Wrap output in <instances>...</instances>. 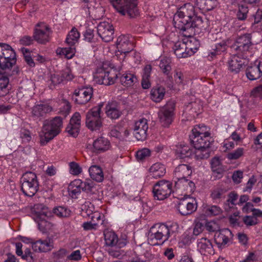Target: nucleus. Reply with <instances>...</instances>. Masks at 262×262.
Here are the masks:
<instances>
[{
    "label": "nucleus",
    "mask_w": 262,
    "mask_h": 262,
    "mask_svg": "<svg viewBox=\"0 0 262 262\" xmlns=\"http://www.w3.org/2000/svg\"><path fill=\"white\" fill-rule=\"evenodd\" d=\"M84 40L88 42H94V30L91 29H87L84 33Z\"/></svg>",
    "instance_id": "64"
},
{
    "label": "nucleus",
    "mask_w": 262,
    "mask_h": 262,
    "mask_svg": "<svg viewBox=\"0 0 262 262\" xmlns=\"http://www.w3.org/2000/svg\"><path fill=\"white\" fill-rule=\"evenodd\" d=\"M248 12L247 6L241 5L238 7V10L237 13V17L239 20H243L246 19Z\"/></svg>",
    "instance_id": "57"
},
{
    "label": "nucleus",
    "mask_w": 262,
    "mask_h": 262,
    "mask_svg": "<svg viewBox=\"0 0 262 262\" xmlns=\"http://www.w3.org/2000/svg\"><path fill=\"white\" fill-rule=\"evenodd\" d=\"M91 178L97 182H101L103 180L104 175L101 167L98 165H92L89 169Z\"/></svg>",
    "instance_id": "38"
},
{
    "label": "nucleus",
    "mask_w": 262,
    "mask_h": 262,
    "mask_svg": "<svg viewBox=\"0 0 262 262\" xmlns=\"http://www.w3.org/2000/svg\"><path fill=\"white\" fill-rule=\"evenodd\" d=\"M205 213L207 216H214L221 212V209L215 205L208 206L204 208Z\"/></svg>",
    "instance_id": "55"
},
{
    "label": "nucleus",
    "mask_w": 262,
    "mask_h": 262,
    "mask_svg": "<svg viewBox=\"0 0 262 262\" xmlns=\"http://www.w3.org/2000/svg\"><path fill=\"white\" fill-rule=\"evenodd\" d=\"M232 236L231 231L228 229H224L215 232L214 236V242L219 248L223 249L230 242Z\"/></svg>",
    "instance_id": "21"
},
{
    "label": "nucleus",
    "mask_w": 262,
    "mask_h": 262,
    "mask_svg": "<svg viewBox=\"0 0 262 262\" xmlns=\"http://www.w3.org/2000/svg\"><path fill=\"white\" fill-rule=\"evenodd\" d=\"M147 121L143 118L137 121L134 124V135L139 141H143L147 137V130L148 129Z\"/></svg>",
    "instance_id": "19"
},
{
    "label": "nucleus",
    "mask_w": 262,
    "mask_h": 262,
    "mask_svg": "<svg viewBox=\"0 0 262 262\" xmlns=\"http://www.w3.org/2000/svg\"><path fill=\"white\" fill-rule=\"evenodd\" d=\"M56 52L58 54L64 55L67 59H71L75 55V49L72 47L60 48L57 50Z\"/></svg>",
    "instance_id": "53"
},
{
    "label": "nucleus",
    "mask_w": 262,
    "mask_h": 262,
    "mask_svg": "<svg viewBox=\"0 0 262 262\" xmlns=\"http://www.w3.org/2000/svg\"><path fill=\"white\" fill-rule=\"evenodd\" d=\"M195 5L200 10L203 11L212 10L216 5V0H196Z\"/></svg>",
    "instance_id": "36"
},
{
    "label": "nucleus",
    "mask_w": 262,
    "mask_h": 262,
    "mask_svg": "<svg viewBox=\"0 0 262 262\" xmlns=\"http://www.w3.org/2000/svg\"><path fill=\"white\" fill-rule=\"evenodd\" d=\"M51 217H42L34 220L37 223L39 230L42 233H46L52 229L53 224L50 221Z\"/></svg>",
    "instance_id": "40"
},
{
    "label": "nucleus",
    "mask_w": 262,
    "mask_h": 262,
    "mask_svg": "<svg viewBox=\"0 0 262 262\" xmlns=\"http://www.w3.org/2000/svg\"><path fill=\"white\" fill-rule=\"evenodd\" d=\"M60 75L63 83L72 80L75 77L72 70L69 67H66L62 70L60 72Z\"/></svg>",
    "instance_id": "51"
},
{
    "label": "nucleus",
    "mask_w": 262,
    "mask_h": 262,
    "mask_svg": "<svg viewBox=\"0 0 262 262\" xmlns=\"http://www.w3.org/2000/svg\"><path fill=\"white\" fill-rule=\"evenodd\" d=\"M120 81L124 86L128 87L136 83L137 81V78L134 74L127 73L123 74L120 77Z\"/></svg>",
    "instance_id": "43"
},
{
    "label": "nucleus",
    "mask_w": 262,
    "mask_h": 262,
    "mask_svg": "<svg viewBox=\"0 0 262 262\" xmlns=\"http://www.w3.org/2000/svg\"><path fill=\"white\" fill-rule=\"evenodd\" d=\"M198 248L202 254L207 255L214 253L212 243L207 238H201L198 241Z\"/></svg>",
    "instance_id": "32"
},
{
    "label": "nucleus",
    "mask_w": 262,
    "mask_h": 262,
    "mask_svg": "<svg viewBox=\"0 0 262 262\" xmlns=\"http://www.w3.org/2000/svg\"><path fill=\"white\" fill-rule=\"evenodd\" d=\"M113 6L122 15L127 14L134 17L139 14L137 9L138 0H109Z\"/></svg>",
    "instance_id": "4"
},
{
    "label": "nucleus",
    "mask_w": 262,
    "mask_h": 262,
    "mask_svg": "<svg viewBox=\"0 0 262 262\" xmlns=\"http://www.w3.org/2000/svg\"><path fill=\"white\" fill-rule=\"evenodd\" d=\"M174 182V187L177 190H179L181 192L186 191L191 193L195 189V186L194 182L188 179L187 178L181 179H173Z\"/></svg>",
    "instance_id": "23"
},
{
    "label": "nucleus",
    "mask_w": 262,
    "mask_h": 262,
    "mask_svg": "<svg viewBox=\"0 0 262 262\" xmlns=\"http://www.w3.org/2000/svg\"><path fill=\"white\" fill-rule=\"evenodd\" d=\"M210 147H204L201 149H195L194 153L195 158L197 160L207 159L210 157L211 150Z\"/></svg>",
    "instance_id": "49"
},
{
    "label": "nucleus",
    "mask_w": 262,
    "mask_h": 262,
    "mask_svg": "<svg viewBox=\"0 0 262 262\" xmlns=\"http://www.w3.org/2000/svg\"><path fill=\"white\" fill-rule=\"evenodd\" d=\"M174 154L177 159H183L191 157L194 154L193 150L185 144H179L176 145Z\"/></svg>",
    "instance_id": "31"
},
{
    "label": "nucleus",
    "mask_w": 262,
    "mask_h": 262,
    "mask_svg": "<svg viewBox=\"0 0 262 262\" xmlns=\"http://www.w3.org/2000/svg\"><path fill=\"white\" fill-rule=\"evenodd\" d=\"M103 106V103H100L86 113V125L92 130H98L102 126V119L100 116V113Z\"/></svg>",
    "instance_id": "10"
},
{
    "label": "nucleus",
    "mask_w": 262,
    "mask_h": 262,
    "mask_svg": "<svg viewBox=\"0 0 262 262\" xmlns=\"http://www.w3.org/2000/svg\"><path fill=\"white\" fill-rule=\"evenodd\" d=\"M105 244L108 246H115L117 242V235L112 231H107L104 233Z\"/></svg>",
    "instance_id": "48"
},
{
    "label": "nucleus",
    "mask_w": 262,
    "mask_h": 262,
    "mask_svg": "<svg viewBox=\"0 0 262 262\" xmlns=\"http://www.w3.org/2000/svg\"><path fill=\"white\" fill-rule=\"evenodd\" d=\"M150 155V151L148 148H143L137 151L136 157L138 161H143Z\"/></svg>",
    "instance_id": "56"
},
{
    "label": "nucleus",
    "mask_w": 262,
    "mask_h": 262,
    "mask_svg": "<svg viewBox=\"0 0 262 262\" xmlns=\"http://www.w3.org/2000/svg\"><path fill=\"white\" fill-rule=\"evenodd\" d=\"M113 6L122 15L127 14L134 17L139 14L137 9L138 0H109Z\"/></svg>",
    "instance_id": "5"
},
{
    "label": "nucleus",
    "mask_w": 262,
    "mask_h": 262,
    "mask_svg": "<svg viewBox=\"0 0 262 262\" xmlns=\"http://www.w3.org/2000/svg\"><path fill=\"white\" fill-rule=\"evenodd\" d=\"M197 208V204L195 200L190 199H183L180 200L177 209L179 213L182 215L191 214Z\"/></svg>",
    "instance_id": "17"
},
{
    "label": "nucleus",
    "mask_w": 262,
    "mask_h": 262,
    "mask_svg": "<svg viewBox=\"0 0 262 262\" xmlns=\"http://www.w3.org/2000/svg\"><path fill=\"white\" fill-rule=\"evenodd\" d=\"M81 180L76 179L72 181L69 186L68 192L73 198H76L82 191Z\"/></svg>",
    "instance_id": "37"
},
{
    "label": "nucleus",
    "mask_w": 262,
    "mask_h": 262,
    "mask_svg": "<svg viewBox=\"0 0 262 262\" xmlns=\"http://www.w3.org/2000/svg\"><path fill=\"white\" fill-rule=\"evenodd\" d=\"M165 93L166 90L164 86L157 85L151 89L150 98L154 102L159 103L164 99Z\"/></svg>",
    "instance_id": "33"
},
{
    "label": "nucleus",
    "mask_w": 262,
    "mask_h": 262,
    "mask_svg": "<svg viewBox=\"0 0 262 262\" xmlns=\"http://www.w3.org/2000/svg\"><path fill=\"white\" fill-rule=\"evenodd\" d=\"M21 50L24 55V59L27 63V64L30 67H35V62L33 59H32V57L30 56L29 50L24 48H22Z\"/></svg>",
    "instance_id": "59"
},
{
    "label": "nucleus",
    "mask_w": 262,
    "mask_h": 262,
    "mask_svg": "<svg viewBox=\"0 0 262 262\" xmlns=\"http://www.w3.org/2000/svg\"><path fill=\"white\" fill-rule=\"evenodd\" d=\"M81 185L82 191L88 194H93L97 191L96 184L91 180L86 179L85 181L81 180Z\"/></svg>",
    "instance_id": "42"
},
{
    "label": "nucleus",
    "mask_w": 262,
    "mask_h": 262,
    "mask_svg": "<svg viewBox=\"0 0 262 262\" xmlns=\"http://www.w3.org/2000/svg\"><path fill=\"white\" fill-rule=\"evenodd\" d=\"M173 49L178 58H187L193 55L195 51L191 47L187 46L185 42L177 41L175 43Z\"/></svg>",
    "instance_id": "20"
},
{
    "label": "nucleus",
    "mask_w": 262,
    "mask_h": 262,
    "mask_svg": "<svg viewBox=\"0 0 262 262\" xmlns=\"http://www.w3.org/2000/svg\"><path fill=\"white\" fill-rule=\"evenodd\" d=\"M20 182L21 190L25 195L33 196L38 191L39 184L35 173L26 172L23 175Z\"/></svg>",
    "instance_id": "6"
},
{
    "label": "nucleus",
    "mask_w": 262,
    "mask_h": 262,
    "mask_svg": "<svg viewBox=\"0 0 262 262\" xmlns=\"http://www.w3.org/2000/svg\"><path fill=\"white\" fill-rule=\"evenodd\" d=\"M209 26L208 20L206 18L204 19L201 16L195 15L191 21L185 24V27L182 30L184 36H189L192 33L200 34L205 31Z\"/></svg>",
    "instance_id": "9"
},
{
    "label": "nucleus",
    "mask_w": 262,
    "mask_h": 262,
    "mask_svg": "<svg viewBox=\"0 0 262 262\" xmlns=\"http://www.w3.org/2000/svg\"><path fill=\"white\" fill-rule=\"evenodd\" d=\"M105 109L107 117L112 120L118 119L122 115L120 104L116 101L108 102Z\"/></svg>",
    "instance_id": "25"
},
{
    "label": "nucleus",
    "mask_w": 262,
    "mask_h": 262,
    "mask_svg": "<svg viewBox=\"0 0 262 262\" xmlns=\"http://www.w3.org/2000/svg\"><path fill=\"white\" fill-rule=\"evenodd\" d=\"M53 110V107L48 103L37 104L32 107L31 114L34 118L41 120Z\"/></svg>",
    "instance_id": "18"
},
{
    "label": "nucleus",
    "mask_w": 262,
    "mask_h": 262,
    "mask_svg": "<svg viewBox=\"0 0 262 262\" xmlns=\"http://www.w3.org/2000/svg\"><path fill=\"white\" fill-rule=\"evenodd\" d=\"M93 147V152L99 154L108 150L111 147V143L107 138L100 137L94 141Z\"/></svg>",
    "instance_id": "29"
},
{
    "label": "nucleus",
    "mask_w": 262,
    "mask_h": 262,
    "mask_svg": "<svg viewBox=\"0 0 262 262\" xmlns=\"http://www.w3.org/2000/svg\"><path fill=\"white\" fill-rule=\"evenodd\" d=\"M117 48L119 52L126 54L133 50L134 46L129 40L128 35H122L117 38Z\"/></svg>",
    "instance_id": "27"
},
{
    "label": "nucleus",
    "mask_w": 262,
    "mask_h": 262,
    "mask_svg": "<svg viewBox=\"0 0 262 262\" xmlns=\"http://www.w3.org/2000/svg\"><path fill=\"white\" fill-rule=\"evenodd\" d=\"M149 177L158 179L164 176L166 173V168L164 165L160 163L153 164L149 168Z\"/></svg>",
    "instance_id": "35"
},
{
    "label": "nucleus",
    "mask_w": 262,
    "mask_h": 262,
    "mask_svg": "<svg viewBox=\"0 0 262 262\" xmlns=\"http://www.w3.org/2000/svg\"><path fill=\"white\" fill-rule=\"evenodd\" d=\"M195 15L194 6L190 3L184 4L174 15L173 20L175 28L182 31L185 24L189 23Z\"/></svg>",
    "instance_id": "3"
},
{
    "label": "nucleus",
    "mask_w": 262,
    "mask_h": 262,
    "mask_svg": "<svg viewBox=\"0 0 262 262\" xmlns=\"http://www.w3.org/2000/svg\"><path fill=\"white\" fill-rule=\"evenodd\" d=\"M205 228L209 232H215L219 229L217 224L213 221L207 222L204 220Z\"/></svg>",
    "instance_id": "63"
},
{
    "label": "nucleus",
    "mask_w": 262,
    "mask_h": 262,
    "mask_svg": "<svg viewBox=\"0 0 262 262\" xmlns=\"http://www.w3.org/2000/svg\"><path fill=\"white\" fill-rule=\"evenodd\" d=\"M48 82L49 88L51 90L54 89L57 85L63 83L60 74H51Z\"/></svg>",
    "instance_id": "47"
},
{
    "label": "nucleus",
    "mask_w": 262,
    "mask_h": 262,
    "mask_svg": "<svg viewBox=\"0 0 262 262\" xmlns=\"http://www.w3.org/2000/svg\"><path fill=\"white\" fill-rule=\"evenodd\" d=\"M97 33L104 42H110L114 38V27L108 22L103 21L99 23L97 27Z\"/></svg>",
    "instance_id": "15"
},
{
    "label": "nucleus",
    "mask_w": 262,
    "mask_h": 262,
    "mask_svg": "<svg viewBox=\"0 0 262 262\" xmlns=\"http://www.w3.org/2000/svg\"><path fill=\"white\" fill-rule=\"evenodd\" d=\"M52 212L59 217H68L70 216L71 211L67 207L58 206L54 208Z\"/></svg>",
    "instance_id": "46"
},
{
    "label": "nucleus",
    "mask_w": 262,
    "mask_h": 262,
    "mask_svg": "<svg viewBox=\"0 0 262 262\" xmlns=\"http://www.w3.org/2000/svg\"><path fill=\"white\" fill-rule=\"evenodd\" d=\"M241 58L238 55L233 57L228 62L229 70L235 74L238 73L242 68L244 63L239 58Z\"/></svg>",
    "instance_id": "39"
},
{
    "label": "nucleus",
    "mask_w": 262,
    "mask_h": 262,
    "mask_svg": "<svg viewBox=\"0 0 262 262\" xmlns=\"http://www.w3.org/2000/svg\"><path fill=\"white\" fill-rule=\"evenodd\" d=\"M179 229V225L177 223H172L169 226L164 224H158L151 228L150 236L151 238H155L159 242L157 244H162L170 237H175Z\"/></svg>",
    "instance_id": "2"
},
{
    "label": "nucleus",
    "mask_w": 262,
    "mask_h": 262,
    "mask_svg": "<svg viewBox=\"0 0 262 262\" xmlns=\"http://www.w3.org/2000/svg\"><path fill=\"white\" fill-rule=\"evenodd\" d=\"M0 70V97L6 96L9 92L8 84L9 83V78L2 73Z\"/></svg>",
    "instance_id": "41"
},
{
    "label": "nucleus",
    "mask_w": 262,
    "mask_h": 262,
    "mask_svg": "<svg viewBox=\"0 0 262 262\" xmlns=\"http://www.w3.org/2000/svg\"><path fill=\"white\" fill-rule=\"evenodd\" d=\"M80 33L75 28H73L68 33L66 41L69 45L73 46L78 41Z\"/></svg>",
    "instance_id": "44"
},
{
    "label": "nucleus",
    "mask_w": 262,
    "mask_h": 262,
    "mask_svg": "<svg viewBox=\"0 0 262 262\" xmlns=\"http://www.w3.org/2000/svg\"><path fill=\"white\" fill-rule=\"evenodd\" d=\"M192 173L191 167L187 164H180L174 171L173 179L188 178Z\"/></svg>",
    "instance_id": "34"
},
{
    "label": "nucleus",
    "mask_w": 262,
    "mask_h": 262,
    "mask_svg": "<svg viewBox=\"0 0 262 262\" xmlns=\"http://www.w3.org/2000/svg\"><path fill=\"white\" fill-rule=\"evenodd\" d=\"M207 128L204 125H202L201 126L199 125L195 126L192 129V134L196 135V136H202L205 137H207L208 135H210V134L206 130Z\"/></svg>",
    "instance_id": "54"
},
{
    "label": "nucleus",
    "mask_w": 262,
    "mask_h": 262,
    "mask_svg": "<svg viewBox=\"0 0 262 262\" xmlns=\"http://www.w3.org/2000/svg\"><path fill=\"white\" fill-rule=\"evenodd\" d=\"M49 28L43 23H38L34 29V39L38 43L44 44L49 41Z\"/></svg>",
    "instance_id": "16"
},
{
    "label": "nucleus",
    "mask_w": 262,
    "mask_h": 262,
    "mask_svg": "<svg viewBox=\"0 0 262 262\" xmlns=\"http://www.w3.org/2000/svg\"><path fill=\"white\" fill-rule=\"evenodd\" d=\"M226 191V189L224 188L216 187L212 190L210 194L211 198L213 200L217 202L221 199L225 198V194Z\"/></svg>",
    "instance_id": "45"
},
{
    "label": "nucleus",
    "mask_w": 262,
    "mask_h": 262,
    "mask_svg": "<svg viewBox=\"0 0 262 262\" xmlns=\"http://www.w3.org/2000/svg\"><path fill=\"white\" fill-rule=\"evenodd\" d=\"M244 149L238 148L236 150L228 153L227 157L229 160H236L242 157L243 155Z\"/></svg>",
    "instance_id": "60"
},
{
    "label": "nucleus",
    "mask_w": 262,
    "mask_h": 262,
    "mask_svg": "<svg viewBox=\"0 0 262 262\" xmlns=\"http://www.w3.org/2000/svg\"><path fill=\"white\" fill-rule=\"evenodd\" d=\"M226 48L227 44L226 41H222L215 45V48L213 49L212 51L208 54V57L213 58L216 55H220L222 52L225 51Z\"/></svg>",
    "instance_id": "50"
},
{
    "label": "nucleus",
    "mask_w": 262,
    "mask_h": 262,
    "mask_svg": "<svg viewBox=\"0 0 262 262\" xmlns=\"http://www.w3.org/2000/svg\"><path fill=\"white\" fill-rule=\"evenodd\" d=\"M253 45L251 34L246 33L238 36L232 47L236 52V55L239 56L242 59H246Z\"/></svg>",
    "instance_id": "7"
},
{
    "label": "nucleus",
    "mask_w": 262,
    "mask_h": 262,
    "mask_svg": "<svg viewBox=\"0 0 262 262\" xmlns=\"http://www.w3.org/2000/svg\"><path fill=\"white\" fill-rule=\"evenodd\" d=\"M80 124V114L78 112H76L70 119V123L66 130L71 136L76 137L79 133Z\"/></svg>",
    "instance_id": "22"
},
{
    "label": "nucleus",
    "mask_w": 262,
    "mask_h": 262,
    "mask_svg": "<svg viewBox=\"0 0 262 262\" xmlns=\"http://www.w3.org/2000/svg\"><path fill=\"white\" fill-rule=\"evenodd\" d=\"M62 124V119L58 116L50 120H46L39 134L40 145H46L57 136L61 132Z\"/></svg>",
    "instance_id": "1"
},
{
    "label": "nucleus",
    "mask_w": 262,
    "mask_h": 262,
    "mask_svg": "<svg viewBox=\"0 0 262 262\" xmlns=\"http://www.w3.org/2000/svg\"><path fill=\"white\" fill-rule=\"evenodd\" d=\"M40 248L41 252H47L51 251L53 248V243L50 239L45 240L39 239Z\"/></svg>",
    "instance_id": "52"
},
{
    "label": "nucleus",
    "mask_w": 262,
    "mask_h": 262,
    "mask_svg": "<svg viewBox=\"0 0 262 262\" xmlns=\"http://www.w3.org/2000/svg\"><path fill=\"white\" fill-rule=\"evenodd\" d=\"M175 105L173 101L169 100L159 111L158 118L162 126L168 127L172 123L174 117Z\"/></svg>",
    "instance_id": "11"
},
{
    "label": "nucleus",
    "mask_w": 262,
    "mask_h": 262,
    "mask_svg": "<svg viewBox=\"0 0 262 262\" xmlns=\"http://www.w3.org/2000/svg\"><path fill=\"white\" fill-rule=\"evenodd\" d=\"M190 143L193 145L195 149H201L204 147H210L211 141H210L211 138L210 135L204 137L202 136H196V135H191L189 136Z\"/></svg>",
    "instance_id": "30"
},
{
    "label": "nucleus",
    "mask_w": 262,
    "mask_h": 262,
    "mask_svg": "<svg viewBox=\"0 0 262 262\" xmlns=\"http://www.w3.org/2000/svg\"><path fill=\"white\" fill-rule=\"evenodd\" d=\"M205 228L204 220L201 222H196L193 230V233L195 235H199L203 232Z\"/></svg>",
    "instance_id": "62"
},
{
    "label": "nucleus",
    "mask_w": 262,
    "mask_h": 262,
    "mask_svg": "<svg viewBox=\"0 0 262 262\" xmlns=\"http://www.w3.org/2000/svg\"><path fill=\"white\" fill-rule=\"evenodd\" d=\"M117 77V74L114 71H106L102 69L98 70L95 78L100 84L110 85L115 83Z\"/></svg>",
    "instance_id": "14"
},
{
    "label": "nucleus",
    "mask_w": 262,
    "mask_h": 262,
    "mask_svg": "<svg viewBox=\"0 0 262 262\" xmlns=\"http://www.w3.org/2000/svg\"><path fill=\"white\" fill-rule=\"evenodd\" d=\"M246 75L250 80L258 79L262 76V62L256 61L254 65L247 67Z\"/></svg>",
    "instance_id": "28"
},
{
    "label": "nucleus",
    "mask_w": 262,
    "mask_h": 262,
    "mask_svg": "<svg viewBox=\"0 0 262 262\" xmlns=\"http://www.w3.org/2000/svg\"><path fill=\"white\" fill-rule=\"evenodd\" d=\"M158 66L162 73L167 76V79L171 82L173 78L171 73L172 61L170 57L166 56L161 57L158 60Z\"/></svg>",
    "instance_id": "24"
},
{
    "label": "nucleus",
    "mask_w": 262,
    "mask_h": 262,
    "mask_svg": "<svg viewBox=\"0 0 262 262\" xmlns=\"http://www.w3.org/2000/svg\"><path fill=\"white\" fill-rule=\"evenodd\" d=\"M172 192V183L166 180H161L156 183L152 189L154 196L158 200L167 198Z\"/></svg>",
    "instance_id": "12"
},
{
    "label": "nucleus",
    "mask_w": 262,
    "mask_h": 262,
    "mask_svg": "<svg viewBox=\"0 0 262 262\" xmlns=\"http://www.w3.org/2000/svg\"><path fill=\"white\" fill-rule=\"evenodd\" d=\"M16 53L8 44L0 43V70L11 68L16 63Z\"/></svg>",
    "instance_id": "8"
},
{
    "label": "nucleus",
    "mask_w": 262,
    "mask_h": 262,
    "mask_svg": "<svg viewBox=\"0 0 262 262\" xmlns=\"http://www.w3.org/2000/svg\"><path fill=\"white\" fill-rule=\"evenodd\" d=\"M32 214L34 220L53 216L51 210L42 204H35L32 208Z\"/></svg>",
    "instance_id": "26"
},
{
    "label": "nucleus",
    "mask_w": 262,
    "mask_h": 262,
    "mask_svg": "<svg viewBox=\"0 0 262 262\" xmlns=\"http://www.w3.org/2000/svg\"><path fill=\"white\" fill-rule=\"evenodd\" d=\"M19 135L23 143L29 142L32 138L30 132L25 128H21L20 129Z\"/></svg>",
    "instance_id": "61"
},
{
    "label": "nucleus",
    "mask_w": 262,
    "mask_h": 262,
    "mask_svg": "<svg viewBox=\"0 0 262 262\" xmlns=\"http://www.w3.org/2000/svg\"><path fill=\"white\" fill-rule=\"evenodd\" d=\"M70 172L73 175L77 176L82 172V168L80 165L75 162L69 163Z\"/></svg>",
    "instance_id": "58"
},
{
    "label": "nucleus",
    "mask_w": 262,
    "mask_h": 262,
    "mask_svg": "<svg viewBox=\"0 0 262 262\" xmlns=\"http://www.w3.org/2000/svg\"><path fill=\"white\" fill-rule=\"evenodd\" d=\"M93 94V89L92 87L76 89L72 95V99L76 104H85L91 100Z\"/></svg>",
    "instance_id": "13"
}]
</instances>
